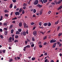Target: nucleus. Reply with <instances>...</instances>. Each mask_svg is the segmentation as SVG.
Returning <instances> with one entry per match:
<instances>
[{
    "instance_id": "63",
    "label": "nucleus",
    "mask_w": 62,
    "mask_h": 62,
    "mask_svg": "<svg viewBox=\"0 0 62 62\" xmlns=\"http://www.w3.org/2000/svg\"><path fill=\"white\" fill-rule=\"evenodd\" d=\"M23 8L24 9H25L26 8V7H24Z\"/></svg>"
},
{
    "instance_id": "9",
    "label": "nucleus",
    "mask_w": 62,
    "mask_h": 62,
    "mask_svg": "<svg viewBox=\"0 0 62 62\" xmlns=\"http://www.w3.org/2000/svg\"><path fill=\"white\" fill-rule=\"evenodd\" d=\"M22 23L21 22H20L19 23V27H22Z\"/></svg>"
},
{
    "instance_id": "38",
    "label": "nucleus",
    "mask_w": 62,
    "mask_h": 62,
    "mask_svg": "<svg viewBox=\"0 0 62 62\" xmlns=\"http://www.w3.org/2000/svg\"><path fill=\"white\" fill-rule=\"evenodd\" d=\"M12 23H15V21L14 20V21H13L12 22Z\"/></svg>"
},
{
    "instance_id": "2",
    "label": "nucleus",
    "mask_w": 62,
    "mask_h": 62,
    "mask_svg": "<svg viewBox=\"0 0 62 62\" xmlns=\"http://www.w3.org/2000/svg\"><path fill=\"white\" fill-rule=\"evenodd\" d=\"M56 42V40H54V39H52V40H51L50 41V43H54L55 42Z\"/></svg>"
},
{
    "instance_id": "25",
    "label": "nucleus",
    "mask_w": 62,
    "mask_h": 62,
    "mask_svg": "<svg viewBox=\"0 0 62 62\" xmlns=\"http://www.w3.org/2000/svg\"><path fill=\"white\" fill-rule=\"evenodd\" d=\"M24 13H25V12H24V10H23L22 11V14H24Z\"/></svg>"
},
{
    "instance_id": "28",
    "label": "nucleus",
    "mask_w": 62,
    "mask_h": 62,
    "mask_svg": "<svg viewBox=\"0 0 62 62\" xmlns=\"http://www.w3.org/2000/svg\"><path fill=\"white\" fill-rule=\"evenodd\" d=\"M48 24V26H50L51 25V23H49Z\"/></svg>"
},
{
    "instance_id": "55",
    "label": "nucleus",
    "mask_w": 62,
    "mask_h": 62,
    "mask_svg": "<svg viewBox=\"0 0 62 62\" xmlns=\"http://www.w3.org/2000/svg\"><path fill=\"white\" fill-rule=\"evenodd\" d=\"M27 41H28L29 42H30V40H29V39H28V38H27Z\"/></svg>"
},
{
    "instance_id": "42",
    "label": "nucleus",
    "mask_w": 62,
    "mask_h": 62,
    "mask_svg": "<svg viewBox=\"0 0 62 62\" xmlns=\"http://www.w3.org/2000/svg\"><path fill=\"white\" fill-rule=\"evenodd\" d=\"M14 42L15 43L16 42H18V41L17 40H16L14 41Z\"/></svg>"
},
{
    "instance_id": "30",
    "label": "nucleus",
    "mask_w": 62,
    "mask_h": 62,
    "mask_svg": "<svg viewBox=\"0 0 62 62\" xmlns=\"http://www.w3.org/2000/svg\"><path fill=\"white\" fill-rule=\"evenodd\" d=\"M60 29V26H58L57 28V31H58L59 29Z\"/></svg>"
},
{
    "instance_id": "36",
    "label": "nucleus",
    "mask_w": 62,
    "mask_h": 62,
    "mask_svg": "<svg viewBox=\"0 0 62 62\" xmlns=\"http://www.w3.org/2000/svg\"><path fill=\"white\" fill-rule=\"evenodd\" d=\"M41 33H42V35H44V33L42 31H41L40 32Z\"/></svg>"
},
{
    "instance_id": "15",
    "label": "nucleus",
    "mask_w": 62,
    "mask_h": 62,
    "mask_svg": "<svg viewBox=\"0 0 62 62\" xmlns=\"http://www.w3.org/2000/svg\"><path fill=\"white\" fill-rule=\"evenodd\" d=\"M32 40L33 41H35V38L34 37H33L32 38Z\"/></svg>"
},
{
    "instance_id": "34",
    "label": "nucleus",
    "mask_w": 62,
    "mask_h": 62,
    "mask_svg": "<svg viewBox=\"0 0 62 62\" xmlns=\"http://www.w3.org/2000/svg\"><path fill=\"white\" fill-rule=\"evenodd\" d=\"M51 4H52L53 5V6H54L55 5V3H54V2H52L51 3Z\"/></svg>"
},
{
    "instance_id": "24",
    "label": "nucleus",
    "mask_w": 62,
    "mask_h": 62,
    "mask_svg": "<svg viewBox=\"0 0 62 62\" xmlns=\"http://www.w3.org/2000/svg\"><path fill=\"white\" fill-rule=\"evenodd\" d=\"M16 34H20V32L18 31H17L16 33Z\"/></svg>"
},
{
    "instance_id": "52",
    "label": "nucleus",
    "mask_w": 62,
    "mask_h": 62,
    "mask_svg": "<svg viewBox=\"0 0 62 62\" xmlns=\"http://www.w3.org/2000/svg\"><path fill=\"white\" fill-rule=\"evenodd\" d=\"M34 50H36V47H34V49H33Z\"/></svg>"
},
{
    "instance_id": "40",
    "label": "nucleus",
    "mask_w": 62,
    "mask_h": 62,
    "mask_svg": "<svg viewBox=\"0 0 62 62\" xmlns=\"http://www.w3.org/2000/svg\"><path fill=\"white\" fill-rule=\"evenodd\" d=\"M31 25H34L35 23H34L33 22H31Z\"/></svg>"
},
{
    "instance_id": "46",
    "label": "nucleus",
    "mask_w": 62,
    "mask_h": 62,
    "mask_svg": "<svg viewBox=\"0 0 62 62\" xmlns=\"http://www.w3.org/2000/svg\"><path fill=\"white\" fill-rule=\"evenodd\" d=\"M61 36V33H59L58 34V36L60 37Z\"/></svg>"
},
{
    "instance_id": "53",
    "label": "nucleus",
    "mask_w": 62,
    "mask_h": 62,
    "mask_svg": "<svg viewBox=\"0 0 62 62\" xmlns=\"http://www.w3.org/2000/svg\"><path fill=\"white\" fill-rule=\"evenodd\" d=\"M39 25L40 26H41V22H40L39 24Z\"/></svg>"
},
{
    "instance_id": "10",
    "label": "nucleus",
    "mask_w": 62,
    "mask_h": 62,
    "mask_svg": "<svg viewBox=\"0 0 62 62\" xmlns=\"http://www.w3.org/2000/svg\"><path fill=\"white\" fill-rule=\"evenodd\" d=\"M23 8H21L20 9H19V12L20 13H21L22 11H23Z\"/></svg>"
},
{
    "instance_id": "41",
    "label": "nucleus",
    "mask_w": 62,
    "mask_h": 62,
    "mask_svg": "<svg viewBox=\"0 0 62 62\" xmlns=\"http://www.w3.org/2000/svg\"><path fill=\"white\" fill-rule=\"evenodd\" d=\"M34 44H33L31 45V46L32 47H34Z\"/></svg>"
},
{
    "instance_id": "13",
    "label": "nucleus",
    "mask_w": 62,
    "mask_h": 62,
    "mask_svg": "<svg viewBox=\"0 0 62 62\" xmlns=\"http://www.w3.org/2000/svg\"><path fill=\"white\" fill-rule=\"evenodd\" d=\"M13 5L12 4H11L10 5L9 8H12Z\"/></svg>"
},
{
    "instance_id": "59",
    "label": "nucleus",
    "mask_w": 62,
    "mask_h": 62,
    "mask_svg": "<svg viewBox=\"0 0 62 62\" xmlns=\"http://www.w3.org/2000/svg\"><path fill=\"white\" fill-rule=\"evenodd\" d=\"M14 8L15 9V8H17V7H16V5H15V6L14 7Z\"/></svg>"
},
{
    "instance_id": "44",
    "label": "nucleus",
    "mask_w": 62,
    "mask_h": 62,
    "mask_svg": "<svg viewBox=\"0 0 62 62\" xmlns=\"http://www.w3.org/2000/svg\"><path fill=\"white\" fill-rule=\"evenodd\" d=\"M39 47L40 48H42V46L41 45H39Z\"/></svg>"
},
{
    "instance_id": "32",
    "label": "nucleus",
    "mask_w": 62,
    "mask_h": 62,
    "mask_svg": "<svg viewBox=\"0 0 62 62\" xmlns=\"http://www.w3.org/2000/svg\"><path fill=\"white\" fill-rule=\"evenodd\" d=\"M13 30L12 29L11 31V34H13Z\"/></svg>"
},
{
    "instance_id": "19",
    "label": "nucleus",
    "mask_w": 62,
    "mask_h": 62,
    "mask_svg": "<svg viewBox=\"0 0 62 62\" xmlns=\"http://www.w3.org/2000/svg\"><path fill=\"white\" fill-rule=\"evenodd\" d=\"M48 24L47 23H44V26H47V25H48Z\"/></svg>"
},
{
    "instance_id": "48",
    "label": "nucleus",
    "mask_w": 62,
    "mask_h": 62,
    "mask_svg": "<svg viewBox=\"0 0 62 62\" xmlns=\"http://www.w3.org/2000/svg\"><path fill=\"white\" fill-rule=\"evenodd\" d=\"M47 61H48V59H46L45 61V62H47Z\"/></svg>"
},
{
    "instance_id": "64",
    "label": "nucleus",
    "mask_w": 62,
    "mask_h": 62,
    "mask_svg": "<svg viewBox=\"0 0 62 62\" xmlns=\"http://www.w3.org/2000/svg\"><path fill=\"white\" fill-rule=\"evenodd\" d=\"M17 58L18 60L20 59V57H17Z\"/></svg>"
},
{
    "instance_id": "16",
    "label": "nucleus",
    "mask_w": 62,
    "mask_h": 62,
    "mask_svg": "<svg viewBox=\"0 0 62 62\" xmlns=\"http://www.w3.org/2000/svg\"><path fill=\"white\" fill-rule=\"evenodd\" d=\"M7 34H8V31H5V35H7Z\"/></svg>"
},
{
    "instance_id": "29",
    "label": "nucleus",
    "mask_w": 62,
    "mask_h": 62,
    "mask_svg": "<svg viewBox=\"0 0 62 62\" xmlns=\"http://www.w3.org/2000/svg\"><path fill=\"white\" fill-rule=\"evenodd\" d=\"M0 37H1V39H3V36L2 35H0Z\"/></svg>"
},
{
    "instance_id": "60",
    "label": "nucleus",
    "mask_w": 62,
    "mask_h": 62,
    "mask_svg": "<svg viewBox=\"0 0 62 62\" xmlns=\"http://www.w3.org/2000/svg\"><path fill=\"white\" fill-rule=\"evenodd\" d=\"M25 43L26 44H27V41L26 40L25 41Z\"/></svg>"
},
{
    "instance_id": "31",
    "label": "nucleus",
    "mask_w": 62,
    "mask_h": 62,
    "mask_svg": "<svg viewBox=\"0 0 62 62\" xmlns=\"http://www.w3.org/2000/svg\"><path fill=\"white\" fill-rule=\"evenodd\" d=\"M5 16H6V17H8V14H5Z\"/></svg>"
},
{
    "instance_id": "22",
    "label": "nucleus",
    "mask_w": 62,
    "mask_h": 62,
    "mask_svg": "<svg viewBox=\"0 0 62 62\" xmlns=\"http://www.w3.org/2000/svg\"><path fill=\"white\" fill-rule=\"evenodd\" d=\"M13 61V59H10L9 60V62H12Z\"/></svg>"
},
{
    "instance_id": "26",
    "label": "nucleus",
    "mask_w": 62,
    "mask_h": 62,
    "mask_svg": "<svg viewBox=\"0 0 62 62\" xmlns=\"http://www.w3.org/2000/svg\"><path fill=\"white\" fill-rule=\"evenodd\" d=\"M18 31H19V32H21V31H22V29H18Z\"/></svg>"
},
{
    "instance_id": "3",
    "label": "nucleus",
    "mask_w": 62,
    "mask_h": 62,
    "mask_svg": "<svg viewBox=\"0 0 62 62\" xmlns=\"http://www.w3.org/2000/svg\"><path fill=\"white\" fill-rule=\"evenodd\" d=\"M37 32L36 31H34L33 32V34L34 36H36L37 35Z\"/></svg>"
},
{
    "instance_id": "58",
    "label": "nucleus",
    "mask_w": 62,
    "mask_h": 62,
    "mask_svg": "<svg viewBox=\"0 0 62 62\" xmlns=\"http://www.w3.org/2000/svg\"><path fill=\"white\" fill-rule=\"evenodd\" d=\"M51 13V11H50L49 12H48V14H50Z\"/></svg>"
},
{
    "instance_id": "45",
    "label": "nucleus",
    "mask_w": 62,
    "mask_h": 62,
    "mask_svg": "<svg viewBox=\"0 0 62 62\" xmlns=\"http://www.w3.org/2000/svg\"><path fill=\"white\" fill-rule=\"evenodd\" d=\"M17 17H15V18H13L12 19V20H16V19H17Z\"/></svg>"
},
{
    "instance_id": "37",
    "label": "nucleus",
    "mask_w": 62,
    "mask_h": 62,
    "mask_svg": "<svg viewBox=\"0 0 62 62\" xmlns=\"http://www.w3.org/2000/svg\"><path fill=\"white\" fill-rule=\"evenodd\" d=\"M9 39L10 40H12V37H10Z\"/></svg>"
},
{
    "instance_id": "12",
    "label": "nucleus",
    "mask_w": 62,
    "mask_h": 62,
    "mask_svg": "<svg viewBox=\"0 0 62 62\" xmlns=\"http://www.w3.org/2000/svg\"><path fill=\"white\" fill-rule=\"evenodd\" d=\"M43 1L44 3H46L48 2V0H43Z\"/></svg>"
},
{
    "instance_id": "51",
    "label": "nucleus",
    "mask_w": 62,
    "mask_h": 62,
    "mask_svg": "<svg viewBox=\"0 0 62 62\" xmlns=\"http://www.w3.org/2000/svg\"><path fill=\"white\" fill-rule=\"evenodd\" d=\"M13 25H11L10 26V28H12L13 27Z\"/></svg>"
},
{
    "instance_id": "4",
    "label": "nucleus",
    "mask_w": 62,
    "mask_h": 62,
    "mask_svg": "<svg viewBox=\"0 0 62 62\" xmlns=\"http://www.w3.org/2000/svg\"><path fill=\"white\" fill-rule=\"evenodd\" d=\"M16 15H20V12H16L15 13Z\"/></svg>"
},
{
    "instance_id": "17",
    "label": "nucleus",
    "mask_w": 62,
    "mask_h": 62,
    "mask_svg": "<svg viewBox=\"0 0 62 62\" xmlns=\"http://www.w3.org/2000/svg\"><path fill=\"white\" fill-rule=\"evenodd\" d=\"M62 8V6H61L59 7L58 8V10H59V9H60Z\"/></svg>"
},
{
    "instance_id": "54",
    "label": "nucleus",
    "mask_w": 62,
    "mask_h": 62,
    "mask_svg": "<svg viewBox=\"0 0 62 62\" xmlns=\"http://www.w3.org/2000/svg\"><path fill=\"white\" fill-rule=\"evenodd\" d=\"M4 12H5V13H6V12H8V11H7V10H5L4 11Z\"/></svg>"
},
{
    "instance_id": "43",
    "label": "nucleus",
    "mask_w": 62,
    "mask_h": 62,
    "mask_svg": "<svg viewBox=\"0 0 62 62\" xmlns=\"http://www.w3.org/2000/svg\"><path fill=\"white\" fill-rule=\"evenodd\" d=\"M2 52L3 53H5V52H6V50H2Z\"/></svg>"
},
{
    "instance_id": "50",
    "label": "nucleus",
    "mask_w": 62,
    "mask_h": 62,
    "mask_svg": "<svg viewBox=\"0 0 62 62\" xmlns=\"http://www.w3.org/2000/svg\"><path fill=\"white\" fill-rule=\"evenodd\" d=\"M26 47H24V48L23 49V51H25V49H26Z\"/></svg>"
},
{
    "instance_id": "20",
    "label": "nucleus",
    "mask_w": 62,
    "mask_h": 62,
    "mask_svg": "<svg viewBox=\"0 0 62 62\" xmlns=\"http://www.w3.org/2000/svg\"><path fill=\"white\" fill-rule=\"evenodd\" d=\"M25 47L26 48H30V46L29 45H28L25 46Z\"/></svg>"
},
{
    "instance_id": "27",
    "label": "nucleus",
    "mask_w": 62,
    "mask_h": 62,
    "mask_svg": "<svg viewBox=\"0 0 62 62\" xmlns=\"http://www.w3.org/2000/svg\"><path fill=\"white\" fill-rule=\"evenodd\" d=\"M18 36L17 35H16L15 36V38L16 39H17V38H18Z\"/></svg>"
},
{
    "instance_id": "47",
    "label": "nucleus",
    "mask_w": 62,
    "mask_h": 62,
    "mask_svg": "<svg viewBox=\"0 0 62 62\" xmlns=\"http://www.w3.org/2000/svg\"><path fill=\"white\" fill-rule=\"evenodd\" d=\"M12 1L14 3H15L16 2V0H12Z\"/></svg>"
},
{
    "instance_id": "8",
    "label": "nucleus",
    "mask_w": 62,
    "mask_h": 62,
    "mask_svg": "<svg viewBox=\"0 0 62 62\" xmlns=\"http://www.w3.org/2000/svg\"><path fill=\"white\" fill-rule=\"evenodd\" d=\"M42 12H43V9H42L40 12V15H41L42 14Z\"/></svg>"
},
{
    "instance_id": "21",
    "label": "nucleus",
    "mask_w": 62,
    "mask_h": 62,
    "mask_svg": "<svg viewBox=\"0 0 62 62\" xmlns=\"http://www.w3.org/2000/svg\"><path fill=\"white\" fill-rule=\"evenodd\" d=\"M58 22H59V20H58L57 22H55V24H58Z\"/></svg>"
},
{
    "instance_id": "35",
    "label": "nucleus",
    "mask_w": 62,
    "mask_h": 62,
    "mask_svg": "<svg viewBox=\"0 0 62 62\" xmlns=\"http://www.w3.org/2000/svg\"><path fill=\"white\" fill-rule=\"evenodd\" d=\"M47 43L46 42H45L44 43V45H47Z\"/></svg>"
},
{
    "instance_id": "62",
    "label": "nucleus",
    "mask_w": 62,
    "mask_h": 62,
    "mask_svg": "<svg viewBox=\"0 0 62 62\" xmlns=\"http://www.w3.org/2000/svg\"><path fill=\"white\" fill-rule=\"evenodd\" d=\"M8 41V42H12V41L10 40H9Z\"/></svg>"
},
{
    "instance_id": "5",
    "label": "nucleus",
    "mask_w": 62,
    "mask_h": 62,
    "mask_svg": "<svg viewBox=\"0 0 62 62\" xmlns=\"http://www.w3.org/2000/svg\"><path fill=\"white\" fill-rule=\"evenodd\" d=\"M38 6L39 7V8H40L42 7V5H40L39 4H38Z\"/></svg>"
},
{
    "instance_id": "56",
    "label": "nucleus",
    "mask_w": 62,
    "mask_h": 62,
    "mask_svg": "<svg viewBox=\"0 0 62 62\" xmlns=\"http://www.w3.org/2000/svg\"><path fill=\"white\" fill-rule=\"evenodd\" d=\"M3 31V30L1 29H0V32H2Z\"/></svg>"
},
{
    "instance_id": "1",
    "label": "nucleus",
    "mask_w": 62,
    "mask_h": 62,
    "mask_svg": "<svg viewBox=\"0 0 62 62\" xmlns=\"http://www.w3.org/2000/svg\"><path fill=\"white\" fill-rule=\"evenodd\" d=\"M39 3V0H36L34 2V5H37Z\"/></svg>"
},
{
    "instance_id": "11",
    "label": "nucleus",
    "mask_w": 62,
    "mask_h": 62,
    "mask_svg": "<svg viewBox=\"0 0 62 62\" xmlns=\"http://www.w3.org/2000/svg\"><path fill=\"white\" fill-rule=\"evenodd\" d=\"M22 34L23 35H24V36H25L26 35V32L25 31H23L22 32Z\"/></svg>"
},
{
    "instance_id": "7",
    "label": "nucleus",
    "mask_w": 62,
    "mask_h": 62,
    "mask_svg": "<svg viewBox=\"0 0 62 62\" xmlns=\"http://www.w3.org/2000/svg\"><path fill=\"white\" fill-rule=\"evenodd\" d=\"M61 3V1H59V2H56V3H55L56 5H58V4H59Z\"/></svg>"
},
{
    "instance_id": "14",
    "label": "nucleus",
    "mask_w": 62,
    "mask_h": 62,
    "mask_svg": "<svg viewBox=\"0 0 62 62\" xmlns=\"http://www.w3.org/2000/svg\"><path fill=\"white\" fill-rule=\"evenodd\" d=\"M39 1L40 3H41L42 4H43V2L42 0H39Z\"/></svg>"
},
{
    "instance_id": "33",
    "label": "nucleus",
    "mask_w": 62,
    "mask_h": 62,
    "mask_svg": "<svg viewBox=\"0 0 62 62\" xmlns=\"http://www.w3.org/2000/svg\"><path fill=\"white\" fill-rule=\"evenodd\" d=\"M23 6L26 7V3H24V4L23 5Z\"/></svg>"
},
{
    "instance_id": "6",
    "label": "nucleus",
    "mask_w": 62,
    "mask_h": 62,
    "mask_svg": "<svg viewBox=\"0 0 62 62\" xmlns=\"http://www.w3.org/2000/svg\"><path fill=\"white\" fill-rule=\"evenodd\" d=\"M56 45V43H55L53 45L52 47H53V48H55V45Z\"/></svg>"
},
{
    "instance_id": "49",
    "label": "nucleus",
    "mask_w": 62,
    "mask_h": 62,
    "mask_svg": "<svg viewBox=\"0 0 62 62\" xmlns=\"http://www.w3.org/2000/svg\"><path fill=\"white\" fill-rule=\"evenodd\" d=\"M61 46H62V44L60 43L59 45V47H61Z\"/></svg>"
},
{
    "instance_id": "61",
    "label": "nucleus",
    "mask_w": 62,
    "mask_h": 62,
    "mask_svg": "<svg viewBox=\"0 0 62 62\" xmlns=\"http://www.w3.org/2000/svg\"><path fill=\"white\" fill-rule=\"evenodd\" d=\"M4 30H8V29L6 28H4Z\"/></svg>"
},
{
    "instance_id": "57",
    "label": "nucleus",
    "mask_w": 62,
    "mask_h": 62,
    "mask_svg": "<svg viewBox=\"0 0 62 62\" xmlns=\"http://www.w3.org/2000/svg\"><path fill=\"white\" fill-rule=\"evenodd\" d=\"M3 17L2 16H1V17L0 18V19H1V20H2L3 19H2L3 18Z\"/></svg>"
},
{
    "instance_id": "39",
    "label": "nucleus",
    "mask_w": 62,
    "mask_h": 62,
    "mask_svg": "<svg viewBox=\"0 0 62 62\" xmlns=\"http://www.w3.org/2000/svg\"><path fill=\"white\" fill-rule=\"evenodd\" d=\"M31 59L32 60H35V58H32Z\"/></svg>"
},
{
    "instance_id": "18",
    "label": "nucleus",
    "mask_w": 62,
    "mask_h": 62,
    "mask_svg": "<svg viewBox=\"0 0 62 62\" xmlns=\"http://www.w3.org/2000/svg\"><path fill=\"white\" fill-rule=\"evenodd\" d=\"M47 36H45L43 37V39L44 40H45V39H47Z\"/></svg>"
},
{
    "instance_id": "23",
    "label": "nucleus",
    "mask_w": 62,
    "mask_h": 62,
    "mask_svg": "<svg viewBox=\"0 0 62 62\" xmlns=\"http://www.w3.org/2000/svg\"><path fill=\"white\" fill-rule=\"evenodd\" d=\"M33 12L34 13H35L36 12V9H33Z\"/></svg>"
}]
</instances>
